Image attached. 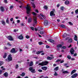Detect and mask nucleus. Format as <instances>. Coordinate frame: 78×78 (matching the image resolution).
Returning a JSON list of instances; mask_svg holds the SVG:
<instances>
[{
  "label": "nucleus",
  "mask_w": 78,
  "mask_h": 78,
  "mask_svg": "<svg viewBox=\"0 0 78 78\" xmlns=\"http://www.w3.org/2000/svg\"><path fill=\"white\" fill-rule=\"evenodd\" d=\"M26 9H27V14H28L30 12V11H31V8L30 6L27 5Z\"/></svg>",
  "instance_id": "obj_1"
},
{
  "label": "nucleus",
  "mask_w": 78,
  "mask_h": 78,
  "mask_svg": "<svg viewBox=\"0 0 78 78\" xmlns=\"http://www.w3.org/2000/svg\"><path fill=\"white\" fill-rule=\"evenodd\" d=\"M48 63V62L45 61L44 62H43L42 63H39V65H40L41 66H45L46 65H47Z\"/></svg>",
  "instance_id": "obj_2"
},
{
  "label": "nucleus",
  "mask_w": 78,
  "mask_h": 78,
  "mask_svg": "<svg viewBox=\"0 0 78 78\" xmlns=\"http://www.w3.org/2000/svg\"><path fill=\"white\" fill-rule=\"evenodd\" d=\"M33 22L34 25H35L37 24V18L35 17H34L33 19Z\"/></svg>",
  "instance_id": "obj_3"
},
{
  "label": "nucleus",
  "mask_w": 78,
  "mask_h": 78,
  "mask_svg": "<svg viewBox=\"0 0 78 78\" xmlns=\"http://www.w3.org/2000/svg\"><path fill=\"white\" fill-rule=\"evenodd\" d=\"M29 70L31 71L32 73H35L36 72V71H35V69H33L32 67H30L29 68Z\"/></svg>",
  "instance_id": "obj_4"
},
{
  "label": "nucleus",
  "mask_w": 78,
  "mask_h": 78,
  "mask_svg": "<svg viewBox=\"0 0 78 78\" xmlns=\"http://www.w3.org/2000/svg\"><path fill=\"white\" fill-rule=\"evenodd\" d=\"M8 59L9 61H11L12 60V57H11V55L10 54L8 57Z\"/></svg>",
  "instance_id": "obj_5"
},
{
  "label": "nucleus",
  "mask_w": 78,
  "mask_h": 78,
  "mask_svg": "<svg viewBox=\"0 0 78 78\" xmlns=\"http://www.w3.org/2000/svg\"><path fill=\"white\" fill-rule=\"evenodd\" d=\"M70 53H71V55H73L74 54V52H75V50L73 49V48H71L70 51Z\"/></svg>",
  "instance_id": "obj_6"
},
{
  "label": "nucleus",
  "mask_w": 78,
  "mask_h": 78,
  "mask_svg": "<svg viewBox=\"0 0 78 78\" xmlns=\"http://www.w3.org/2000/svg\"><path fill=\"white\" fill-rule=\"evenodd\" d=\"M48 23V21L47 20H45L44 21V25L45 26H47Z\"/></svg>",
  "instance_id": "obj_7"
},
{
  "label": "nucleus",
  "mask_w": 78,
  "mask_h": 78,
  "mask_svg": "<svg viewBox=\"0 0 78 78\" xmlns=\"http://www.w3.org/2000/svg\"><path fill=\"white\" fill-rule=\"evenodd\" d=\"M10 52L11 53H15L16 52V50H15V49H14V48H13L11 50Z\"/></svg>",
  "instance_id": "obj_8"
},
{
  "label": "nucleus",
  "mask_w": 78,
  "mask_h": 78,
  "mask_svg": "<svg viewBox=\"0 0 78 78\" xmlns=\"http://www.w3.org/2000/svg\"><path fill=\"white\" fill-rule=\"evenodd\" d=\"M9 41H13V38L11 36H9L7 37Z\"/></svg>",
  "instance_id": "obj_9"
},
{
  "label": "nucleus",
  "mask_w": 78,
  "mask_h": 78,
  "mask_svg": "<svg viewBox=\"0 0 78 78\" xmlns=\"http://www.w3.org/2000/svg\"><path fill=\"white\" fill-rule=\"evenodd\" d=\"M78 76V74L75 73L73 75H72L71 76V78H74Z\"/></svg>",
  "instance_id": "obj_10"
},
{
  "label": "nucleus",
  "mask_w": 78,
  "mask_h": 78,
  "mask_svg": "<svg viewBox=\"0 0 78 78\" xmlns=\"http://www.w3.org/2000/svg\"><path fill=\"white\" fill-rule=\"evenodd\" d=\"M54 59V57H47V59H48V60H51V59Z\"/></svg>",
  "instance_id": "obj_11"
},
{
  "label": "nucleus",
  "mask_w": 78,
  "mask_h": 78,
  "mask_svg": "<svg viewBox=\"0 0 78 78\" xmlns=\"http://www.w3.org/2000/svg\"><path fill=\"white\" fill-rule=\"evenodd\" d=\"M50 16H55V14H54V12L53 11H51L50 13Z\"/></svg>",
  "instance_id": "obj_12"
},
{
  "label": "nucleus",
  "mask_w": 78,
  "mask_h": 78,
  "mask_svg": "<svg viewBox=\"0 0 78 78\" xmlns=\"http://www.w3.org/2000/svg\"><path fill=\"white\" fill-rule=\"evenodd\" d=\"M43 52H44V51H37L36 53V54H37V55H39V54H40V53H43Z\"/></svg>",
  "instance_id": "obj_13"
},
{
  "label": "nucleus",
  "mask_w": 78,
  "mask_h": 78,
  "mask_svg": "<svg viewBox=\"0 0 78 78\" xmlns=\"http://www.w3.org/2000/svg\"><path fill=\"white\" fill-rule=\"evenodd\" d=\"M23 36H22V35L19 36L18 37V39H20L21 40L23 39Z\"/></svg>",
  "instance_id": "obj_14"
},
{
  "label": "nucleus",
  "mask_w": 78,
  "mask_h": 78,
  "mask_svg": "<svg viewBox=\"0 0 78 78\" xmlns=\"http://www.w3.org/2000/svg\"><path fill=\"white\" fill-rule=\"evenodd\" d=\"M41 69L42 70H46L47 69V67L46 66L42 67H41Z\"/></svg>",
  "instance_id": "obj_15"
},
{
  "label": "nucleus",
  "mask_w": 78,
  "mask_h": 78,
  "mask_svg": "<svg viewBox=\"0 0 78 78\" xmlns=\"http://www.w3.org/2000/svg\"><path fill=\"white\" fill-rule=\"evenodd\" d=\"M4 75L5 76V77H7L8 76V74L7 72H5L4 74Z\"/></svg>",
  "instance_id": "obj_16"
},
{
  "label": "nucleus",
  "mask_w": 78,
  "mask_h": 78,
  "mask_svg": "<svg viewBox=\"0 0 78 78\" xmlns=\"http://www.w3.org/2000/svg\"><path fill=\"white\" fill-rule=\"evenodd\" d=\"M67 34L66 33H65L62 36L63 38H64L65 37H67Z\"/></svg>",
  "instance_id": "obj_17"
},
{
  "label": "nucleus",
  "mask_w": 78,
  "mask_h": 78,
  "mask_svg": "<svg viewBox=\"0 0 78 78\" xmlns=\"http://www.w3.org/2000/svg\"><path fill=\"white\" fill-rule=\"evenodd\" d=\"M32 21V19L31 18H29L28 20V23H30V22H31Z\"/></svg>",
  "instance_id": "obj_18"
},
{
  "label": "nucleus",
  "mask_w": 78,
  "mask_h": 78,
  "mask_svg": "<svg viewBox=\"0 0 78 78\" xmlns=\"http://www.w3.org/2000/svg\"><path fill=\"white\" fill-rule=\"evenodd\" d=\"M4 7H3L2 6H1L0 7V10L2 12H3V11H4Z\"/></svg>",
  "instance_id": "obj_19"
},
{
  "label": "nucleus",
  "mask_w": 78,
  "mask_h": 78,
  "mask_svg": "<svg viewBox=\"0 0 78 78\" xmlns=\"http://www.w3.org/2000/svg\"><path fill=\"white\" fill-rule=\"evenodd\" d=\"M48 41L50 42L51 43H53L54 42V40L51 39H49L48 40Z\"/></svg>",
  "instance_id": "obj_20"
},
{
  "label": "nucleus",
  "mask_w": 78,
  "mask_h": 78,
  "mask_svg": "<svg viewBox=\"0 0 78 78\" xmlns=\"http://www.w3.org/2000/svg\"><path fill=\"white\" fill-rule=\"evenodd\" d=\"M68 65V64H67V63H65V64H64V66L66 67V68L69 67V66H67Z\"/></svg>",
  "instance_id": "obj_21"
},
{
  "label": "nucleus",
  "mask_w": 78,
  "mask_h": 78,
  "mask_svg": "<svg viewBox=\"0 0 78 78\" xmlns=\"http://www.w3.org/2000/svg\"><path fill=\"white\" fill-rule=\"evenodd\" d=\"M31 3L32 7H33L34 8H35L36 6H35V5L34 4V2H32Z\"/></svg>",
  "instance_id": "obj_22"
},
{
  "label": "nucleus",
  "mask_w": 78,
  "mask_h": 78,
  "mask_svg": "<svg viewBox=\"0 0 78 78\" xmlns=\"http://www.w3.org/2000/svg\"><path fill=\"white\" fill-rule=\"evenodd\" d=\"M33 66V62L32 61L30 63L29 66L31 67V66Z\"/></svg>",
  "instance_id": "obj_23"
},
{
  "label": "nucleus",
  "mask_w": 78,
  "mask_h": 78,
  "mask_svg": "<svg viewBox=\"0 0 78 78\" xmlns=\"http://www.w3.org/2000/svg\"><path fill=\"white\" fill-rule=\"evenodd\" d=\"M65 4L66 5H69V1L68 0H66L65 2Z\"/></svg>",
  "instance_id": "obj_24"
},
{
  "label": "nucleus",
  "mask_w": 78,
  "mask_h": 78,
  "mask_svg": "<svg viewBox=\"0 0 78 78\" xmlns=\"http://www.w3.org/2000/svg\"><path fill=\"white\" fill-rule=\"evenodd\" d=\"M76 69H74L71 72V75H72V74H73V73H75V72H76Z\"/></svg>",
  "instance_id": "obj_25"
},
{
  "label": "nucleus",
  "mask_w": 78,
  "mask_h": 78,
  "mask_svg": "<svg viewBox=\"0 0 78 78\" xmlns=\"http://www.w3.org/2000/svg\"><path fill=\"white\" fill-rule=\"evenodd\" d=\"M68 42H70V43H71L72 42V38L69 39L68 40Z\"/></svg>",
  "instance_id": "obj_26"
},
{
  "label": "nucleus",
  "mask_w": 78,
  "mask_h": 78,
  "mask_svg": "<svg viewBox=\"0 0 78 78\" xmlns=\"http://www.w3.org/2000/svg\"><path fill=\"white\" fill-rule=\"evenodd\" d=\"M58 69H59V67L58 66L55 68L54 69V70H55L56 71H57V70H58Z\"/></svg>",
  "instance_id": "obj_27"
},
{
  "label": "nucleus",
  "mask_w": 78,
  "mask_h": 78,
  "mask_svg": "<svg viewBox=\"0 0 78 78\" xmlns=\"http://www.w3.org/2000/svg\"><path fill=\"white\" fill-rule=\"evenodd\" d=\"M60 26L62 28H66V26H65V25H64V24H62Z\"/></svg>",
  "instance_id": "obj_28"
},
{
  "label": "nucleus",
  "mask_w": 78,
  "mask_h": 78,
  "mask_svg": "<svg viewBox=\"0 0 78 78\" xmlns=\"http://www.w3.org/2000/svg\"><path fill=\"white\" fill-rule=\"evenodd\" d=\"M7 53H5L4 54V55L3 56V58H6V56H7Z\"/></svg>",
  "instance_id": "obj_29"
},
{
  "label": "nucleus",
  "mask_w": 78,
  "mask_h": 78,
  "mask_svg": "<svg viewBox=\"0 0 78 78\" xmlns=\"http://www.w3.org/2000/svg\"><path fill=\"white\" fill-rule=\"evenodd\" d=\"M77 36L76 35H75V37H74V40L75 41H77Z\"/></svg>",
  "instance_id": "obj_30"
},
{
  "label": "nucleus",
  "mask_w": 78,
  "mask_h": 78,
  "mask_svg": "<svg viewBox=\"0 0 78 78\" xmlns=\"http://www.w3.org/2000/svg\"><path fill=\"white\" fill-rule=\"evenodd\" d=\"M63 73H69V72L67 71H65L62 72Z\"/></svg>",
  "instance_id": "obj_31"
},
{
  "label": "nucleus",
  "mask_w": 78,
  "mask_h": 78,
  "mask_svg": "<svg viewBox=\"0 0 78 78\" xmlns=\"http://www.w3.org/2000/svg\"><path fill=\"white\" fill-rule=\"evenodd\" d=\"M38 31H41L42 30V27H39L37 29Z\"/></svg>",
  "instance_id": "obj_32"
},
{
  "label": "nucleus",
  "mask_w": 78,
  "mask_h": 78,
  "mask_svg": "<svg viewBox=\"0 0 78 78\" xmlns=\"http://www.w3.org/2000/svg\"><path fill=\"white\" fill-rule=\"evenodd\" d=\"M67 58L68 59H71V56L70 55H68L67 56Z\"/></svg>",
  "instance_id": "obj_33"
},
{
  "label": "nucleus",
  "mask_w": 78,
  "mask_h": 78,
  "mask_svg": "<svg viewBox=\"0 0 78 78\" xmlns=\"http://www.w3.org/2000/svg\"><path fill=\"white\" fill-rule=\"evenodd\" d=\"M57 47H58V48H61V47H62V45L61 44H58L57 45Z\"/></svg>",
  "instance_id": "obj_34"
},
{
  "label": "nucleus",
  "mask_w": 78,
  "mask_h": 78,
  "mask_svg": "<svg viewBox=\"0 0 78 78\" xmlns=\"http://www.w3.org/2000/svg\"><path fill=\"white\" fill-rule=\"evenodd\" d=\"M3 64V62L2 61L0 62V66H2Z\"/></svg>",
  "instance_id": "obj_35"
},
{
  "label": "nucleus",
  "mask_w": 78,
  "mask_h": 78,
  "mask_svg": "<svg viewBox=\"0 0 78 78\" xmlns=\"http://www.w3.org/2000/svg\"><path fill=\"white\" fill-rule=\"evenodd\" d=\"M2 23L3 24V25H5V22L4 21H2Z\"/></svg>",
  "instance_id": "obj_36"
},
{
  "label": "nucleus",
  "mask_w": 78,
  "mask_h": 78,
  "mask_svg": "<svg viewBox=\"0 0 78 78\" xmlns=\"http://www.w3.org/2000/svg\"><path fill=\"white\" fill-rule=\"evenodd\" d=\"M25 75V73H23L21 76H24Z\"/></svg>",
  "instance_id": "obj_37"
},
{
  "label": "nucleus",
  "mask_w": 78,
  "mask_h": 78,
  "mask_svg": "<svg viewBox=\"0 0 78 78\" xmlns=\"http://www.w3.org/2000/svg\"><path fill=\"white\" fill-rule=\"evenodd\" d=\"M60 9L62 10V11H63L64 10V8L63 7H61L60 8Z\"/></svg>",
  "instance_id": "obj_38"
},
{
  "label": "nucleus",
  "mask_w": 78,
  "mask_h": 78,
  "mask_svg": "<svg viewBox=\"0 0 78 78\" xmlns=\"http://www.w3.org/2000/svg\"><path fill=\"white\" fill-rule=\"evenodd\" d=\"M61 61V59H58V60H57L56 62H59V61Z\"/></svg>",
  "instance_id": "obj_39"
},
{
  "label": "nucleus",
  "mask_w": 78,
  "mask_h": 78,
  "mask_svg": "<svg viewBox=\"0 0 78 78\" xmlns=\"http://www.w3.org/2000/svg\"><path fill=\"white\" fill-rule=\"evenodd\" d=\"M75 12L76 13V14H78V9H77L75 10Z\"/></svg>",
  "instance_id": "obj_40"
},
{
  "label": "nucleus",
  "mask_w": 78,
  "mask_h": 78,
  "mask_svg": "<svg viewBox=\"0 0 78 78\" xmlns=\"http://www.w3.org/2000/svg\"><path fill=\"white\" fill-rule=\"evenodd\" d=\"M30 29H31V30H32L33 31H34V29L33 27H31Z\"/></svg>",
  "instance_id": "obj_41"
},
{
  "label": "nucleus",
  "mask_w": 78,
  "mask_h": 78,
  "mask_svg": "<svg viewBox=\"0 0 78 78\" xmlns=\"http://www.w3.org/2000/svg\"><path fill=\"white\" fill-rule=\"evenodd\" d=\"M13 8H14V6H11L10 7V9H12Z\"/></svg>",
  "instance_id": "obj_42"
},
{
  "label": "nucleus",
  "mask_w": 78,
  "mask_h": 78,
  "mask_svg": "<svg viewBox=\"0 0 78 78\" xmlns=\"http://www.w3.org/2000/svg\"><path fill=\"white\" fill-rule=\"evenodd\" d=\"M38 44L39 45H42V42L40 41L38 42Z\"/></svg>",
  "instance_id": "obj_43"
},
{
  "label": "nucleus",
  "mask_w": 78,
  "mask_h": 78,
  "mask_svg": "<svg viewBox=\"0 0 78 78\" xmlns=\"http://www.w3.org/2000/svg\"><path fill=\"white\" fill-rule=\"evenodd\" d=\"M69 25H73V23H72L71 22H69Z\"/></svg>",
  "instance_id": "obj_44"
},
{
  "label": "nucleus",
  "mask_w": 78,
  "mask_h": 78,
  "mask_svg": "<svg viewBox=\"0 0 78 78\" xmlns=\"http://www.w3.org/2000/svg\"><path fill=\"white\" fill-rule=\"evenodd\" d=\"M55 73L54 74V75H55V76H57L58 75L57 74V73H56V72H55Z\"/></svg>",
  "instance_id": "obj_45"
},
{
  "label": "nucleus",
  "mask_w": 78,
  "mask_h": 78,
  "mask_svg": "<svg viewBox=\"0 0 78 78\" xmlns=\"http://www.w3.org/2000/svg\"><path fill=\"white\" fill-rule=\"evenodd\" d=\"M47 6H44V8L45 9L47 10Z\"/></svg>",
  "instance_id": "obj_46"
},
{
  "label": "nucleus",
  "mask_w": 78,
  "mask_h": 78,
  "mask_svg": "<svg viewBox=\"0 0 78 78\" xmlns=\"http://www.w3.org/2000/svg\"><path fill=\"white\" fill-rule=\"evenodd\" d=\"M38 71L39 72H42V70L41 69H39Z\"/></svg>",
  "instance_id": "obj_47"
},
{
  "label": "nucleus",
  "mask_w": 78,
  "mask_h": 78,
  "mask_svg": "<svg viewBox=\"0 0 78 78\" xmlns=\"http://www.w3.org/2000/svg\"><path fill=\"white\" fill-rule=\"evenodd\" d=\"M26 38H27V39H29V38H30V36L28 35H27L26 36Z\"/></svg>",
  "instance_id": "obj_48"
},
{
  "label": "nucleus",
  "mask_w": 78,
  "mask_h": 78,
  "mask_svg": "<svg viewBox=\"0 0 78 78\" xmlns=\"http://www.w3.org/2000/svg\"><path fill=\"white\" fill-rule=\"evenodd\" d=\"M6 23H9V21L7 19L6 20Z\"/></svg>",
  "instance_id": "obj_49"
},
{
  "label": "nucleus",
  "mask_w": 78,
  "mask_h": 78,
  "mask_svg": "<svg viewBox=\"0 0 78 78\" xmlns=\"http://www.w3.org/2000/svg\"><path fill=\"white\" fill-rule=\"evenodd\" d=\"M43 18L44 19H45V18H46L45 16H43L41 18L42 19H43Z\"/></svg>",
  "instance_id": "obj_50"
},
{
  "label": "nucleus",
  "mask_w": 78,
  "mask_h": 78,
  "mask_svg": "<svg viewBox=\"0 0 78 78\" xmlns=\"http://www.w3.org/2000/svg\"><path fill=\"white\" fill-rule=\"evenodd\" d=\"M40 33L41 34H44V32H43L40 31Z\"/></svg>",
  "instance_id": "obj_51"
},
{
  "label": "nucleus",
  "mask_w": 78,
  "mask_h": 78,
  "mask_svg": "<svg viewBox=\"0 0 78 78\" xmlns=\"http://www.w3.org/2000/svg\"><path fill=\"white\" fill-rule=\"evenodd\" d=\"M32 14H33V15H34V16H35V15H36V13H35L34 12H33L32 13Z\"/></svg>",
  "instance_id": "obj_52"
},
{
  "label": "nucleus",
  "mask_w": 78,
  "mask_h": 78,
  "mask_svg": "<svg viewBox=\"0 0 78 78\" xmlns=\"http://www.w3.org/2000/svg\"><path fill=\"white\" fill-rule=\"evenodd\" d=\"M64 62V60H63L61 61L60 62V63H63V62Z\"/></svg>",
  "instance_id": "obj_53"
},
{
  "label": "nucleus",
  "mask_w": 78,
  "mask_h": 78,
  "mask_svg": "<svg viewBox=\"0 0 78 78\" xmlns=\"http://www.w3.org/2000/svg\"><path fill=\"white\" fill-rule=\"evenodd\" d=\"M46 47L47 48H50V46L48 45H47L46 46Z\"/></svg>",
  "instance_id": "obj_54"
},
{
  "label": "nucleus",
  "mask_w": 78,
  "mask_h": 78,
  "mask_svg": "<svg viewBox=\"0 0 78 78\" xmlns=\"http://www.w3.org/2000/svg\"><path fill=\"white\" fill-rule=\"evenodd\" d=\"M19 67V66H18V65H16V69H17Z\"/></svg>",
  "instance_id": "obj_55"
},
{
  "label": "nucleus",
  "mask_w": 78,
  "mask_h": 78,
  "mask_svg": "<svg viewBox=\"0 0 78 78\" xmlns=\"http://www.w3.org/2000/svg\"><path fill=\"white\" fill-rule=\"evenodd\" d=\"M4 49H5V50H7L8 49V48L6 47H5L4 48Z\"/></svg>",
  "instance_id": "obj_56"
},
{
  "label": "nucleus",
  "mask_w": 78,
  "mask_h": 78,
  "mask_svg": "<svg viewBox=\"0 0 78 78\" xmlns=\"http://www.w3.org/2000/svg\"><path fill=\"white\" fill-rule=\"evenodd\" d=\"M17 23H19L20 22V20H17Z\"/></svg>",
  "instance_id": "obj_57"
},
{
  "label": "nucleus",
  "mask_w": 78,
  "mask_h": 78,
  "mask_svg": "<svg viewBox=\"0 0 78 78\" xmlns=\"http://www.w3.org/2000/svg\"><path fill=\"white\" fill-rule=\"evenodd\" d=\"M10 20L11 22H12V20H13V18H11Z\"/></svg>",
  "instance_id": "obj_58"
},
{
  "label": "nucleus",
  "mask_w": 78,
  "mask_h": 78,
  "mask_svg": "<svg viewBox=\"0 0 78 78\" xmlns=\"http://www.w3.org/2000/svg\"><path fill=\"white\" fill-rule=\"evenodd\" d=\"M69 39V37H67L66 38L65 40H68Z\"/></svg>",
  "instance_id": "obj_59"
},
{
  "label": "nucleus",
  "mask_w": 78,
  "mask_h": 78,
  "mask_svg": "<svg viewBox=\"0 0 78 78\" xmlns=\"http://www.w3.org/2000/svg\"><path fill=\"white\" fill-rule=\"evenodd\" d=\"M71 60L72 61H74V60H75V58H71Z\"/></svg>",
  "instance_id": "obj_60"
},
{
  "label": "nucleus",
  "mask_w": 78,
  "mask_h": 78,
  "mask_svg": "<svg viewBox=\"0 0 78 78\" xmlns=\"http://www.w3.org/2000/svg\"><path fill=\"white\" fill-rule=\"evenodd\" d=\"M4 2H5V3H8V2H7V0H4Z\"/></svg>",
  "instance_id": "obj_61"
},
{
  "label": "nucleus",
  "mask_w": 78,
  "mask_h": 78,
  "mask_svg": "<svg viewBox=\"0 0 78 78\" xmlns=\"http://www.w3.org/2000/svg\"><path fill=\"white\" fill-rule=\"evenodd\" d=\"M77 55V54L76 53L74 54L73 56H76Z\"/></svg>",
  "instance_id": "obj_62"
},
{
  "label": "nucleus",
  "mask_w": 78,
  "mask_h": 78,
  "mask_svg": "<svg viewBox=\"0 0 78 78\" xmlns=\"http://www.w3.org/2000/svg\"><path fill=\"white\" fill-rule=\"evenodd\" d=\"M45 54V53L44 52V53H42L41 54V55H44Z\"/></svg>",
  "instance_id": "obj_63"
},
{
  "label": "nucleus",
  "mask_w": 78,
  "mask_h": 78,
  "mask_svg": "<svg viewBox=\"0 0 78 78\" xmlns=\"http://www.w3.org/2000/svg\"><path fill=\"white\" fill-rule=\"evenodd\" d=\"M62 48H63V49H65L66 48V46H63V47H62Z\"/></svg>",
  "instance_id": "obj_64"
}]
</instances>
